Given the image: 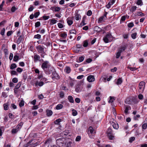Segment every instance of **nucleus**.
<instances>
[{
    "label": "nucleus",
    "instance_id": "obj_4",
    "mask_svg": "<svg viewBox=\"0 0 147 147\" xmlns=\"http://www.w3.org/2000/svg\"><path fill=\"white\" fill-rule=\"evenodd\" d=\"M72 143L69 139H65L62 147H71Z\"/></svg>",
    "mask_w": 147,
    "mask_h": 147
},
{
    "label": "nucleus",
    "instance_id": "obj_7",
    "mask_svg": "<svg viewBox=\"0 0 147 147\" xmlns=\"http://www.w3.org/2000/svg\"><path fill=\"white\" fill-rule=\"evenodd\" d=\"M65 140V139L64 138H61L58 139L56 140V143L59 146L62 147L64 143L63 142Z\"/></svg>",
    "mask_w": 147,
    "mask_h": 147
},
{
    "label": "nucleus",
    "instance_id": "obj_48",
    "mask_svg": "<svg viewBox=\"0 0 147 147\" xmlns=\"http://www.w3.org/2000/svg\"><path fill=\"white\" fill-rule=\"evenodd\" d=\"M41 35L39 34H37L36 35L34 36V38H37L38 39H40L41 38Z\"/></svg>",
    "mask_w": 147,
    "mask_h": 147
},
{
    "label": "nucleus",
    "instance_id": "obj_35",
    "mask_svg": "<svg viewBox=\"0 0 147 147\" xmlns=\"http://www.w3.org/2000/svg\"><path fill=\"white\" fill-rule=\"evenodd\" d=\"M19 59V57L17 55H15L13 58V60L15 62H17Z\"/></svg>",
    "mask_w": 147,
    "mask_h": 147
},
{
    "label": "nucleus",
    "instance_id": "obj_43",
    "mask_svg": "<svg viewBox=\"0 0 147 147\" xmlns=\"http://www.w3.org/2000/svg\"><path fill=\"white\" fill-rule=\"evenodd\" d=\"M3 131L4 130V126H1L0 127V136L2 135V130Z\"/></svg>",
    "mask_w": 147,
    "mask_h": 147
},
{
    "label": "nucleus",
    "instance_id": "obj_41",
    "mask_svg": "<svg viewBox=\"0 0 147 147\" xmlns=\"http://www.w3.org/2000/svg\"><path fill=\"white\" fill-rule=\"evenodd\" d=\"M10 73L11 75H17V73L15 71L12 70L10 71Z\"/></svg>",
    "mask_w": 147,
    "mask_h": 147
},
{
    "label": "nucleus",
    "instance_id": "obj_25",
    "mask_svg": "<svg viewBox=\"0 0 147 147\" xmlns=\"http://www.w3.org/2000/svg\"><path fill=\"white\" fill-rule=\"evenodd\" d=\"M136 4L138 5L141 6L143 4V2L142 0H138L136 2Z\"/></svg>",
    "mask_w": 147,
    "mask_h": 147
},
{
    "label": "nucleus",
    "instance_id": "obj_21",
    "mask_svg": "<svg viewBox=\"0 0 147 147\" xmlns=\"http://www.w3.org/2000/svg\"><path fill=\"white\" fill-rule=\"evenodd\" d=\"M127 17V16H122L120 20V23L121 24L124 21H125L126 19V18Z\"/></svg>",
    "mask_w": 147,
    "mask_h": 147
},
{
    "label": "nucleus",
    "instance_id": "obj_42",
    "mask_svg": "<svg viewBox=\"0 0 147 147\" xmlns=\"http://www.w3.org/2000/svg\"><path fill=\"white\" fill-rule=\"evenodd\" d=\"M136 35L137 33L134 32L131 34V37L133 39H135L136 38Z\"/></svg>",
    "mask_w": 147,
    "mask_h": 147
},
{
    "label": "nucleus",
    "instance_id": "obj_1",
    "mask_svg": "<svg viewBox=\"0 0 147 147\" xmlns=\"http://www.w3.org/2000/svg\"><path fill=\"white\" fill-rule=\"evenodd\" d=\"M42 61L41 65V68L45 74L47 75L50 74L51 73V69L53 68L51 64L48 61L42 60Z\"/></svg>",
    "mask_w": 147,
    "mask_h": 147
},
{
    "label": "nucleus",
    "instance_id": "obj_17",
    "mask_svg": "<svg viewBox=\"0 0 147 147\" xmlns=\"http://www.w3.org/2000/svg\"><path fill=\"white\" fill-rule=\"evenodd\" d=\"M126 47L125 46L121 47L119 48L118 50V51L120 53H121L126 49Z\"/></svg>",
    "mask_w": 147,
    "mask_h": 147
},
{
    "label": "nucleus",
    "instance_id": "obj_24",
    "mask_svg": "<svg viewBox=\"0 0 147 147\" xmlns=\"http://www.w3.org/2000/svg\"><path fill=\"white\" fill-rule=\"evenodd\" d=\"M63 107V105L61 104H59L56 107V109L57 110L61 109Z\"/></svg>",
    "mask_w": 147,
    "mask_h": 147
},
{
    "label": "nucleus",
    "instance_id": "obj_57",
    "mask_svg": "<svg viewBox=\"0 0 147 147\" xmlns=\"http://www.w3.org/2000/svg\"><path fill=\"white\" fill-rule=\"evenodd\" d=\"M4 52L5 55H7L8 54V49H4Z\"/></svg>",
    "mask_w": 147,
    "mask_h": 147
},
{
    "label": "nucleus",
    "instance_id": "obj_15",
    "mask_svg": "<svg viewBox=\"0 0 147 147\" xmlns=\"http://www.w3.org/2000/svg\"><path fill=\"white\" fill-rule=\"evenodd\" d=\"M67 22L69 26L71 25L73 23V21L70 18H68L67 19Z\"/></svg>",
    "mask_w": 147,
    "mask_h": 147
},
{
    "label": "nucleus",
    "instance_id": "obj_3",
    "mask_svg": "<svg viewBox=\"0 0 147 147\" xmlns=\"http://www.w3.org/2000/svg\"><path fill=\"white\" fill-rule=\"evenodd\" d=\"M38 52L39 53H45V47L42 45H40L36 47Z\"/></svg>",
    "mask_w": 147,
    "mask_h": 147
},
{
    "label": "nucleus",
    "instance_id": "obj_44",
    "mask_svg": "<svg viewBox=\"0 0 147 147\" xmlns=\"http://www.w3.org/2000/svg\"><path fill=\"white\" fill-rule=\"evenodd\" d=\"M23 124L22 123H20L18 124L16 127L17 128H18L20 129L21 128V127L23 125Z\"/></svg>",
    "mask_w": 147,
    "mask_h": 147
},
{
    "label": "nucleus",
    "instance_id": "obj_46",
    "mask_svg": "<svg viewBox=\"0 0 147 147\" xmlns=\"http://www.w3.org/2000/svg\"><path fill=\"white\" fill-rule=\"evenodd\" d=\"M61 36L64 38H65L67 36V34L65 33H63L61 34Z\"/></svg>",
    "mask_w": 147,
    "mask_h": 147
},
{
    "label": "nucleus",
    "instance_id": "obj_50",
    "mask_svg": "<svg viewBox=\"0 0 147 147\" xmlns=\"http://www.w3.org/2000/svg\"><path fill=\"white\" fill-rule=\"evenodd\" d=\"M24 102L23 100H21L19 103V106L21 107L24 106Z\"/></svg>",
    "mask_w": 147,
    "mask_h": 147
},
{
    "label": "nucleus",
    "instance_id": "obj_22",
    "mask_svg": "<svg viewBox=\"0 0 147 147\" xmlns=\"http://www.w3.org/2000/svg\"><path fill=\"white\" fill-rule=\"evenodd\" d=\"M17 67L15 63H13L11 64L10 67V69H13Z\"/></svg>",
    "mask_w": 147,
    "mask_h": 147
},
{
    "label": "nucleus",
    "instance_id": "obj_29",
    "mask_svg": "<svg viewBox=\"0 0 147 147\" xmlns=\"http://www.w3.org/2000/svg\"><path fill=\"white\" fill-rule=\"evenodd\" d=\"M108 137L110 140H113L114 139V134H112L110 135H107Z\"/></svg>",
    "mask_w": 147,
    "mask_h": 147
},
{
    "label": "nucleus",
    "instance_id": "obj_37",
    "mask_svg": "<svg viewBox=\"0 0 147 147\" xmlns=\"http://www.w3.org/2000/svg\"><path fill=\"white\" fill-rule=\"evenodd\" d=\"M84 57L83 56H82L80 57L78 59V60L77 61L78 62H82L84 59Z\"/></svg>",
    "mask_w": 147,
    "mask_h": 147
},
{
    "label": "nucleus",
    "instance_id": "obj_5",
    "mask_svg": "<svg viewBox=\"0 0 147 147\" xmlns=\"http://www.w3.org/2000/svg\"><path fill=\"white\" fill-rule=\"evenodd\" d=\"M46 79L45 78H42L40 80H39L37 79V81H38V82L36 83L37 85H36V87L39 86L41 87L44 84V81H46Z\"/></svg>",
    "mask_w": 147,
    "mask_h": 147
},
{
    "label": "nucleus",
    "instance_id": "obj_11",
    "mask_svg": "<svg viewBox=\"0 0 147 147\" xmlns=\"http://www.w3.org/2000/svg\"><path fill=\"white\" fill-rule=\"evenodd\" d=\"M115 2V0H110L108 4L106 5V7L108 9L110 8L111 6Z\"/></svg>",
    "mask_w": 147,
    "mask_h": 147
},
{
    "label": "nucleus",
    "instance_id": "obj_13",
    "mask_svg": "<svg viewBox=\"0 0 147 147\" xmlns=\"http://www.w3.org/2000/svg\"><path fill=\"white\" fill-rule=\"evenodd\" d=\"M37 79L36 78H35L31 80L30 82V84L33 86H34L36 87V85H37L36 83L38 82V81H37Z\"/></svg>",
    "mask_w": 147,
    "mask_h": 147
},
{
    "label": "nucleus",
    "instance_id": "obj_9",
    "mask_svg": "<svg viewBox=\"0 0 147 147\" xmlns=\"http://www.w3.org/2000/svg\"><path fill=\"white\" fill-rule=\"evenodd\" d=\"M124 112L126 115L129 113L128 111L131 109V107L129 105H124Z\"/></svg>",
    "mask_w": 147,
    "mask_h": 147
},
{
    "label": "nucleus",
    "instance_id": "obj_63",
    "mask_svg": "<svg viewBox=\"0 0 147 147\" xmlns=\"http://www.w3.org/2000/svg\"><path fill=\"white\" fill-rule=\"evenodd\" d=\"M34 9V8L33 6L30 5V7L28 9V11H31L33 10Z\"/></svg>",
    "mask_w": 147,
    "mask_h": 147
},
{
    "label": "nucleus",
    "instance_id": "obj_34",
    "mask_svg": "<svg viewBox=\"0 0 147 147\" xmlns=\"http://www.w3.org/2000/svg\"><path fill=\"white\" fill-rule=\"evenodd\" d=\"M85 19L84 18H83L82 21V22L81 23L80 27H82L83 26H84L86 24L85 23Z\"/></svg>",
    "mask_w": 147,
    "mask_h": 147
},
{
    "label": "nucleus",
    "instance_id": "obj_55",
    "mask_svg": "<svg viewBox=\"0 0 147 147\" xmlns=\"http://www.w3.org/2000/svg\"><path fill=\"white\" fill-rule=\"evenodd\" d=\"M109 98L110 100L109 101V102H112L114 100V97L110 96Z\"/></svg>",
    "mask_w": 147,
    "mask_h": 147
},
{
    "label": "nucleus",
    "instance_id": "obj_52",
    "mask_svg": "<svg viewBox=\"0 0 147 147\" xmlns=\"http://www.w3.org/2000/svg\"><path fill=\"white\" fill-rule=\"evenodd\" d=\"M134 26V24L133 22H130L128 24L127 26L128 27L131 28Z\"/></svg>",
    "mask_w": 147,
    "mask_h": 147
},
{
    "label": "nucleus",
    "instance_id": "obj_16",
    "mask_svg": "<svg viewBox=\"0 0 147 147\" xmlns=\"http://www.w3.org/2000/svg\"><path fill=\"white\" fill-rule=\"evenodd\" d=\"M101 29L98 26H96L94 28V31L97 32H99L101 31Z\"/></svg>",
    "mask_w": 147,
    "mask_h": 147
},
{
    "label": "nucleus",
    "instance_id": "obj_28",
    "mask_svg": "<svg viewBox=\"0 0 147 147\" xmlns=\"http://www.w3.org/2000/svg\"><path fill=\"white\" fill-rule=\"evenodd\" d=\"M122 82V80L121 78H119L118 79L116 84L118 85L121 84Z\"/></svg>",
    "mask_w": 147,
    "mask_h": 147
},
{
    "label": "nucleus",
    "instance_id": "obj_45",
    "mask_svg": "<svg viewBox=\"0 0 147 147\" xmlns=\"http://www.w3.org/2000/svg\"><path fill=\"white\" fill-rule=\"evenodd\" d=\"M18 9L15 6H13L11 9V11L12 12H15L16 10Z\"/></svg>",
    "mask_w": 147,
    "mask_h": 147
},
{
    "label": "nucleus",
    "instance_id": "obj_14",
    "mask_svg": "<svg viewBox=\"0 0 147 147\" xmlns=\"http://www.w3.org/2000/svg\"><path fill=\"white\" fill-rule=\"evenodd\" d=\"M106 19L105 18H104L103 17L101 16L98 18V24L102 23L104 22L105 21V20Z\"/></svg>",
    "mask_w": 147,
    "mask_h": 147
},
{
    "label": "nucleus",
    "instance_id": "obj_38",
    "mask_svg": "<svg viewBox=\"0 0 147 147\" xmlns=\"http://www.w3.org/2000/svg\"><path fill=\"white\" fill-rule=\"evenodd\" d=\"M72 115L74 116H76L77 114L78 113L76 110L75 109H73L72 110Z\"/></svg>",
    "mask_w": 147,
    "mask_h": 147
},
{
    "label": "nucleus",
    "instance_id": "obj_62",
    "mask_svg": "<svg viewBox=\"0 0 147 147\" xmlns=\"http://www.w3.org/2000/svg\"><path fill=\"white\" fill-rule=\"evenodd\" d=\"M51 141L52 139L51 138H49L46 140V141L45 142V143L46 144H49L51 142Z\"/></svg>",
    "mask_w": 147,
    "mask_h": 147
},
{
    "label": "nucleus",
    "instance_id": "obj_60",
    "mask_svg": "<svg viewBox=\"0 0 147 147\" xmlns=\"http://www.w3.org/2000/svg\"><path fill=\"white\" fill-rule=\"evenodd\" d=\"M127 68H128L131 71H134L137 69V68L135 67H128Z\"/></svg>",
    "mask_w": 147,
    "mask_h": 147
},
{
    "label": "nucleus",
    "instance_id": "obj_32",
    "mask_svg": "<svg viewBox=\"0 0 147 147\" xmlns=\"http://www.w3.org/2000/svg\"><path fill=\"white\" fill-rule=\"evenodd\" d=\"M107 133V135L113 134V131L112 129L109 128L108 129Z\"/></svg>",
    "mask_w": 147,
    "mask_h": 147
},
{
    "label": "nucleus",
    "instance_id": "obj_58",
    "mask_svg": "<svg viewBox=\"0 0 147 147\" xmlns=\"http://www.w3.org/2000/svg\"><path fill=\"white\" fill-rule=\"evenodd\" d=\"M121 53H120L118 51L117 52L116 54V58H118L120 57L121 55Z\"/></svg>",
    "mask_w": 147,
    "mask_h": 147
},
{
    "label": "nucleus",
    "instance_id": "obj_33",
    "mask_svg": "<svg viewBox=\"0 0 147 147\" xmlns=\"http://www.w3.org/2000/svg\"><path fill=\"white\" fill-rule=\"evenodd\" d=\"M88 45V40H86L84 41L83 46L84 47H86Z\"/></svg>",
    "mask_w": 147,
    "mask_h": 147
},
{
    "label": "nucleus",
    "instance_id": "obj_18",
    "mask_svg": "<svg viewBox=\"0 0 147 147\" xmlns=\"http://www.w3.org/2000/svg\"><path fill=\"white\" fill-rule=\"evenodd\" d=\"M64 71L67 74L70 73L71 71L70 68L69 67H66L64 69Z\"/></svg>",
    "mask_w": 147,
    "mask_h": 147
},
{
    "label": "nucleus",
    "instance_id": "obj_8",
    "mask_svg": "<svg viewBox=\"0 0 147 147\" xmlns=\"http://www.w3.org/2000/svg\"><path fill=\"white\" fill-rule=\"evenodd\" d=\"M94 129L92 127H90L88 129V134L91 138H92V137L95 135V132H94Z\"/></svg>",
    "mask_w": 147,
    "mask_h": 147
},
{
    "label": "nucleus",
    "instance_id": "obj_31",
    "mask_svg": "<svg viewBox=\"0 0 147 147\" xmlns=\"http://www.w3.org/2000/svg\"><path fill=\"white\" fill-rule=\"evenodd\" d=\"M19 129L16 127L15 129H13L11 130V133L12 134L16 133Z\"/></svg>",
    "mask_w": 147,
    "mask_h": 147
},
{
    "label": "nucleus",
    "instance_id": "obj_53",
    "mask_svg": "<svg viewBox=\"0 0 147 147\" xmlns=\"http://www.w3.org/2000/svg\"><path fill=\"white\" fill-rule=\"evenodd\" d=\"M69 33L70 34H76V31L75 30L73 29L69 31Z\"/></svg>",
    "mask_w": 147,
    "mask_h": 147
},
{
    "label": "nucleus",
    "instance_id": "obj_47",
    "mask_svg": "<svg viewBox=\"0 0 147 147\" xmlns=\"http://www.w3.org/2000/svg\"><path fill=\"white\" fill-rule=\"evenodd\" d=\"M40 13L38 11L35 12V13H34V18H37L40 15Z\"/></svg>",
    "mask_w": 147,
    "mask_h": 147
},
{
    "label": "nucleus",
    "instance_id": "obj_2",
    "mask_svg": "<svg viewBox=\"0 0 147 147\" xmlns=\"http://www.w3.org/2000/svg\"><path fill=\"white\" fill-rule=\"evenodd\" d=\"M103 40L105 43H107L112 41V36L111 34H108L104 37Z\"/></svg>",
    "mask_w": 147,
    "mask_h": 147
},
{
    "label": "nucleus",
    "instance_id": "obj_23",
    "mask_svg": "<svg viewBox=\"0 0 147 147\" xmlns=\"http://www.w3.org/2000/svg\"><path fill=\"white\" fill-rule=\"evenodd\" d=\"M50 24L52 25L56 24L57 20L55 19H51L50 20Z\"/></svg>",
    "mask_w": 147,
    "mask_h": 147
},
{
    "label": "nucleus",
    "instance_id": "obj_20",
    "mask_svg": "<svg viewBox=\"0 0 147 147\" xmlns=\"http://www.w3.org/2000/svg\"><path fill=\"white\" fill-rule=\"evenodd\" d=\"M81 90V88L80 86L78 85L76 86L75 91L76 92H80Z\"/></svg>",
    "mask_w": 147,
    "mask_h": 147
},
{
    "label": "nucleus",
    "instance_id": "obj_30",
    "mask_svg": "<svg viewBox=\"0 0 147 147\" xmlns=\"http://www.w3.org/2000/svg\"><path fill=\"white\" fill-rule=\"evenodd\" d=\"M53 77L56 79H59L60 77L58 74L56 72H54L53 74Z\"/></svg>",
    "mask_w": 147,
    "mask_h": 147
},
{
    "label": "nucleus",
    "instance_id": "obj_12",
    "mask_svg": "<svg viewBox=\"0 0 147 147\" xmlns=\"http://www.w3.org/2000/svg\"><path fill=\"white\" fill-rule=\"evenodd\" d=\"M87 80L89 82H92L94 81V76L90 75L88 76Z\"/></svg>",
    "mask_w": 147,
    "mask_h": 147
},
{
    "label": "nucleus",
    "instance_id": "obj_19",
    "mask_svg": "<svg viewBox=\"0 0 147 147\" xmlns=\"http://www.w3.org/2000/svg\"><path fill=\"white\" fill-rule=\"evenodd\" d=\"M47 115V116H50L53 114V112L51 110H47L46 111Z\"/></svg>",
    "mask_w": 147,
    "mask_h": 147
},
{
    "label": "nucleus",
    "instance_id": "obj_61",
    "mask_svg": "<svg viewBox=\"0 0 147 147\" xmlns=\"http://www.w3.org/2000/svg\"><path fill=\"white\" fill-rule=\"evenodd\" d=\"M2 96L5 98L7 97V96L5 92H3L2 94Z\"/></svg>",
    "mask_w": 147,
    "mask_h": 147
},
{
    "label": "nucleus",
    "instance_id": "obj_39",
    "mask_svg": "<svg viewBox=\"0 0 147 147\" xmlns=\"http://www.w3.org/2000/svg\"><path fill=\"white\" fill-rule=\"evenodd\" d=\"M137 9L136 6H132L131 8V11L132 12H133L135 11Z\"/></svg>",
    "mask_w": 147,
    "mask_h": 147
},
{
    "label": "nucleus",
    "instance_id": "obj_51",
    "mask_svg": "<svg viewBox=\"0 0 147 147\" xmlns=\"http://www.w3.org/2000/svg\"><path fill=\"white\" fill-rule=\"evenodd\" d=\"M147 127V124L144 123L143 124L142 126V129H145Z\"/></svg>",
    "mask_w": 147,
    "mask_h": 147
},
{
    "label": "nucleus",
    "instance_id": "obj_26",
    "mask_svg": "<svg viewBox=\"0 0 147 147\" xmlns=\"http://www.w3.org/2000/svg\"><path fill=\"white\" fill-rule=\"evenodd\" d=\"M68 99L69 102L71 103H73L74 102V100L73 97L71 96H69L68 97Z\"/></svg>",
    "mask_w": 147,
    "mask_h": 147
},
{
    "label": "nucleus",
    "instance_id": "obj_6",
    "mask_svg": "<svg viewBox=\"0 0 147 147\" xmlns=\"http://www.w3.org/2000/svg\"><path fill=\"white\" fill-rule=\"evenodd\" d=\"M145 85V83L144 82H141L139 84V88L140 92L142 93L144 91Z\"/></svg>",
    "mask_w": 147,
    "mask_h": 147
},
{
    "label": "nucleus",
    "instance_id": "obj_10",
    "mask_svg": "<svg viewBox=\"0 0 147 147\" xmlns=\"http://www.w3.org/2000/svg\"><path fill=\"white\" fill-rule=\"evenodd\" d=\"M40 58V57L39 55L37 54L34 55L33 57L34 62H36L38 61H39Z\"/></svg>",
    "mask_w": 147,
    "mask_h": 147
},
{
    "label": "nucleus",
    "instance_id": "obj_49",
    "mask_svg": "<svg viewBox=\"0 0 147 147\" xmlns=\"http://www.w3.org/2000/svg\"><path fill=\"white\" fill-rule=\"evenodd\" d=\"M21 85V83L20 82H19L18 84L16 86L15 89L16 90L18 89L20 87Z\"/></svg>",
    "mask_w": 147,
    "mask_h": 147
},
{
    "label": "nucleus",
    "instance_id": "obj_27",
    "mask_svg": "<svg viewBox=\"0 0 147 147\" xmlns=\"http://www.w3.org/2000/svg\"><path fill=\"white\" fill-rule=\"evenodd\" d=\"M75 19L76 20H78L81 19V16L78 13H76L75 16Z\"/></svg>",
    "mask_w": 147,
    "mask_h": 147
},
{
    "label": "nucleus",
    "instance_id": "obj_64",
    "mask_svg": "<svg viewBox=\"0 0 147 147\" xmlns=\"http://www.w3.org/2000/svg\"><path fill=\"white\" fill-rule=\"evenodd\" d=\"M42 18L44 20H46L49 19V16L44 15L42 16Z\"/></svg>",
    "mask_w": 147,
    "mask_h": 147
},
{
    "label": "nucleus",
    "instance_id": "obj_36",
    "mask_svg": "<svg viewBox=\"0 0 147 147\" xmlns=\"http://www.w3.org/2000/svg\"><path fill=\"white\" fill-rule=\"evenodd\" d=\"M61 120L60 119H56L54 122V123L55 124L59 125L60 123L61 122Z\"/></svg>",
    "mask_w": 147,
    "mask_h": 147
},
{
    "label": "nucleus",
    "instance_id": "obj_59",
    "mask_svg": "<svg viewBox=\"0 0 147 147\" xmlns=\"http://www.w3.org/2000/svg\"><path fill=\"white\" fill-rule=\"evenodd\" d=\"M137 15L138 16H144L145 15L144 13H142V12H138L137 13Z\"/></svg>",
    "mask_w": 147,
    "mask_h": 147
},
{
    "label": "nucleus",
    "instance_id": "obj_40",
    "mask_svg": "<svg viewBox=\"0 0 147 147\" xmlns=\"http://www.w3.org/2000/svg\"><path fill=\"white\" fill-rule=\"evenodd\" d=\"M113 126L115 129H117L119 128V125L117 124L113 123Z\"/></svg>",
    "mask_w": 147,
    "mask_h": 147
},
{
    "label": "nucleus",
    "instance_id": "obj_56",
    "mask_svg": "<svg viewBox=\"0 0 147 147\" xmlns=\"http://www.w3.org/2000/svg\"><path fill=\"white\" fill-rule=\"evenodd\" d=\"M16 71L18 72L21 73L23 71V69L20 67H18L16 69Z\"/></svg>",
    "mask_w": 147,
    "mask_h": 147
},
{
    "label": "nucleus",
    "instance_id": "obj_54",
    "mask_svg": "<svg viewBox=\"0 0 147 147\" xmlns=\"http://www.w3.org/2000/svg\"><path fill=\"white\" fill-rule=\"evenodd\" d=\"M40 25V22H37L35 23V27L36 28L39 27Z\"/></svg>",
    "mask_w": 147,
    "mask_h": 147
}]
</instances>
